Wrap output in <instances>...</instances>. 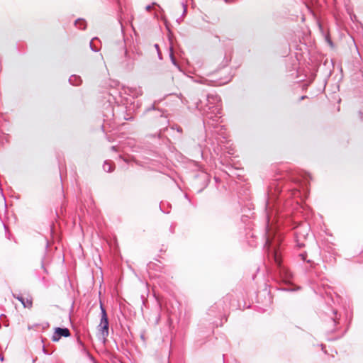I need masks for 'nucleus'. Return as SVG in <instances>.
<instances>
[{
	"label": "nucleus",
	"instance_id": "nucleus-1",
	"mask_svg": "<svg viewBox=\"0 0 363 363\" xmlns=\"http://www.w3.org/2000/svg\"><path fill=\"white\" fill-rule=\"evenodd\" d=\"M279 240H269L267 239L266 244L268 245V257L269 259H273L274 262L280 266L281 263V259L280 254L277 248Z\"/></svg>",
	"mask_w": 363,
	"mask_h": 363
},
{
	"label": "nucleus",
	"instance_id": "nucleus-2",
	"mask_svg": "<svg viewBox=\"0 0 363 363\" xmlns=\"http://www.w3.org/2000/svg\"><path fill=\"white\" fill-rule=\"evenodd\" d=\"M91 316H97V318H106V313L103 308L101 303L92 306L89 312Z\"/></svg>",
	"mask_w": 363,
	"mask_h": 363
},
{
	"label": "nucleus",
	"instance_id": "nucleus-3",
	"mask_svg": "<svg viewBox=\"0 0 363 363\" xmlns=\"http://www.w3.org/2000/svg\"><path fill=\"white\" fill-rule=\"evenodd\" d=\"M70 336V332L67 328H55L53 335L52 336V340L53 342H57L62 337Z\"/></svg>",
	"mask_w": 363,
	"mask_h": 363
},
{
	"label": "nucleus",
	"instance_id": "nucleus-4",
	"mask_svg": "<svg viewBox=\"0 0 363 363\" xmlns=\"http://www.w3.org/2000/svg\"><path fill=\"white\" fill-rule=\"evenodd\" d=\"M108 326L109 323L108 319H101L99 325V330L101 333L104 341L106 340V337L108 335Z\"/></svg>",
	"mask_w": 363,
	"mask_h": 363
},
{
	"label": "nucleus",
	"instance_id": "nucleus-5",
	"mask_svg": "<svg viewBox=\"0 0 363 363\" xmlns=\"http://www.w3.org/2000/svg\"><path fill=\"white\" fill-rule=\"evenodd\" d=\"M17 299L21 302L24 308H30L32 306L33 301L29 296L24 297L23 296H18Z\"/></svg>",
	"mask_w": 363,
	"mask_h": 363
},
{
	"label": "nucleus",
	"instance_id": "nucleus-6",
	"mask_svg": "<svg viewBox=\"0 0 363 363\" xmlns=\"http://www.w3.org/2000/svg\"><path fill=\"white\" fill-rule=\"evenodd\" d=\"M296 234L298 238H301L302 236L304 237V235H303V233L301 232V228H297L296 229Z\"/></svg>",
	"mask_w": 363,
	"mask_h": 363
}]
</instances>
